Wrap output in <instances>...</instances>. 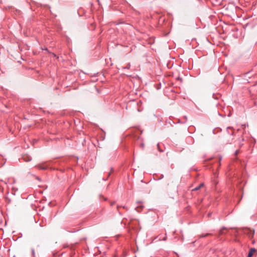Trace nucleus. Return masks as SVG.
<instances>
[{
  "instance_id": "obj_1",
  "label": "nucleus",
  "mask_w": 257,
  "mask_h": 257,
  "mask_svg": "<svg viewBox=\"0 0 257 257\" xmlns=\"http://www.w3.org/2000/svg\"><path fill=\"white\" fill-rule=\"evenodd\" d=\"M256 251V249L254 248H251L249 249V252L247 255V257H252L253 253Z\"/></svg>"
},
{
  "instance_id": "obj_2",
  "label": "nucleus",
  "mask_w": 257,
  "mask_h": 257,
  "mask_svg": "<svg viewBox=\"0 0 257 257\" xmlns=\"http://www.w3.org/2000/svg\"><path fill=\"white\" fill-rule=\"evenodd\" d=\"M204 186V183H202L199 185L197 186L195 188H194L193 189H192V191H197L199 190L201 187H202Z\"/></svg>"
},
{
  "instance_id": "obj_3",
  "label": "nucleus",
  "mask_w": 257,
  "mask_h": 257,
  "mask_svg": "<svg viewBox=\"0 0 257 257\" xmlns=\"http://www.w3.org/2000/svg\"><path fill=\"white\" fill-rule=\"evenodd\" d=\"M36 167L41 170H46L48 168L47 166H44V165H39L36 166Z\"/></svg>"
},
{
  "instance_id": "obj_4",
  "label": "nucleus",
  "mask_w": 257,
  "mask_h": 257,
  "mask_svg": "<svg viewBox=\"0 0 257 257\" xmlns=\"http://www.w3.org/2000/svg\"><path fill=\"white\" fill-rule=\"evenodd\" d=\"M227 228L225 227H222L219 230V235L223 234V230H226Z\"/></svg>"
},
{
  "instance_id": "obj_5",
  "label": "nucleus",
  "mask_w": 257,
  "mask_h": 257,
  "mask_svg": "<svg viewBox=\"0 0 257 257\" xmlns=\"http://www.w3.org/2000/svg\"><path fill=\"white\" fill-rule=\"evenodd\" d=\"M18 190V189L17 188H15L14 187H13L12 188V192H11V194L12 195H15L16 194V192Z\"/></svg>"
},
{
  "instance_id": "obj_6",
  "label": "nucleus",
  "mask_w": 257,
  "mask_h": 257,
  "mask_svg": "<svg viewBox=\"0 0 257 257\" xmlns=\"http://www.w3.org/2000/svg\"><path fill=\"white\" fill-rule=\"evenodd\" d=\"M232 127H227V133L230 135H231L232 136L233 135V132H231V133L230 132V131H229V129H231Z\"/></svg>"
},
{
  "instance_id": "obj_7",
  "label": "nucleus",
  "mask_w": 257,
  "mask_h": 257,
  "mask_svg": "<svg viewBox=\"0 0 257 257\" xmlns=\"http://www.w3.org/2000/svg\"><path fill=\"white\" fill-rule=\"evenodd\" d=\"M24 160L27 162L30 161L32 160V158L30 156H27V158L26 157H24Z\"/></svg>"
},
{
  "instance_id": "obj_8",
  "label": "nucleus",
  "mask_w": 257,
  "mask_h": 257,
  "mask_svg": "<svg viewBox=\"0 0 257 257\" xmlns=\"http://www.w3.org/2000/svg\"><path fill=\"white\" fill-rule=\"evenodd\" d=\"M6 202L7 203H10L11 202V199L9 197H6Z\"/></svg>"
},
{
  "instance_id": "obj_9",
  "label": "nucleus",
  "mask_w": 257,
  "mask_h": 257,
  "mask_svg": "<svg viewBox=\"0 0 257 257\" xmlns=\"http://www.w3.org/2000/svg\"><path fill=\"white\" fill-rule=\"evenodd\" d=\"M209 235H210V234H209V233L202 234L200 235V238H201V237H206L209 236Z\"/></svg>"
},
{
  "instance_id": "obj_10",
  "label": "nucleus",
  "mask_w": 257,
  "mask_h": 257,
  "mask_svg": "<svg viewBox=\"0 0 257 257\" xmlns=\"http://www.w3.org/2000/svg\"><path fill=\"white\" fill-rule=\"evenodd\" d=\"M130 67H131V64H130V63H128L126 65V66L125 67H123V69H130Z\"/></svg>"
},
{
  "instance_id": "obj_11",
  "label": "nucleus",
  "mask_w": 257,
  "mask_h": 257,
  "mask_svg": "<svg viewBox=\"0 0 257 257\" xmlns=\"http://www.w3.org/2000/svg\"><path fill=\"white\" fill-rule=\"evenodd\" d=\"M157 147H158V149L159 151L160 152H163V150H162V149H161V148H160V145H159V143L157 144Z\"/></svg>"
},
{
  "instance_id": "obj_12",
  "label": "nucleus",
  "mask_w": 257,
  "mask_h": 257,
  "mask_svg": "<svg viewBox=\"0 0 257 257\" xmlns=\"http://www.w3.org/2000/svg\"><path fill=\"white\" fill-rule=\"evenodd\" d=\"M32 255H33V256H34V255H35V250H34V248H32Z\"/></svg>"
},
{
  "instance_id": "obj_13",
  "label": "nucleus",
  "mask_w": 257,
  "mask_h": 257,
  "mask_svg": "<svg viewBox=\"0 0 257 257\" xmlns=\"http://www.w3.org/2000/svg\"><path fill=\"white\" fill-rule=\"evenodd\" d=\"M238 152L239 151L238 150H236L235 152V155H237L238 153Z\"/></svg>"
},
{
  "instance_id": "obj_14",
  "label": "nucleus",
  "mask_w": 257,
  "mask_h": 257,
  "mask_svg": "<svg viewBox=\"0 0 257 257\" xmlns=\"http://www.w3.org/2000/svg\"><path fill=\"white\" fill-rule=\"evenodd\" d=\"M211 215H212V213H209L208 214V217H211Z\"/></svg>"
},
{
  "instance_id": "obj_15",
  "label": "nucleus",
  "mask_w": 257,
  "mask_h": 257,
  "mask_svg": "<svg viewBox=\"0 0 257 257\" xmlns=\"http://www.w3.org/2000/svg\"><path fill=\"white\" fill-rule=\"evenodd\" d=\"M166 239H167V237H166V236H165L162 240L164 241H165V240H166Z\"/></svg>"
},
{
  "instance_id": "obj_16",
  "label": "nucleus",
  "mask_w": 257,
  "mask_h": 257,
  "mask_svg": "<svg viewBox=\"0 0 257 257\" xmlns=\"http://www.w3.org/2000/svg\"><path fill=\"white\" fill-rule=\"evenodd\" d=\"M43 50H46V51H48V48H45V49H43Z\"/></svg>"
},
{
  "instance_id": "obj_17",
  "label": "nucleus",
  "mask_w": 257,
  "mask_h": 257,
  "mask_svg": "<svg viewBox=\"0 0 257 257\" xmlns=\"http://www.w3.org/2000/svg\"><path fill=\"white\" fill-rule=\"evenodd\" d=\"M115 203V202H113L111 203V206H112Z\"/></svg>"
},
{
  "instance_id": "obj_18",
  "label": "nucleus",
  "mask_w": 257,
  "mask_h": 257,
  "mask_svg": "<svg viewBox=\"0 0 257 257\" xmlns=\"http://www.w3.org/2000/svg\"><path fill=\"white\" fill-rule=\"evenodd\" d=\"M184 118L185 119V120H186H186H187V116H184Z\"/></svg>"
},
{
  "instance_id": "obj_19",
  "label": "nucleus",
  "mask_w": 257,
  "mask_h": 257,
  "mask_svg": "<svg viewBox=\"0 0 257 257\" xmlns=\"http://www.w3.org/2000/svg\"><path fill=\"white\" fill-rule=\"evenodd\" d=\"M6 163V161L1 165V166H3L4 165V164H5Z\"/></svg>"
},
{
  "instance_id": "obj_20",
  "label": "nucleus",
  "mask_w": 257,
  "mask_h": 257,
  "mask_svg": "<svg viewBox=\"0 0 257 257\" xmlns=\"http://www.w3.org/2000/svg\"><path fill=\"white\" fill-rule=\"evenodd\" d=\"M110 174H111V172L108 173L107 177H108L110 176Z\"/></svg>"
},
{
  "instance_id": "obj_21",
  "label": "nucleus",
  "mask_w": 257,
  "mask_h": 257,
  "mask_svg": "<svg viewBox=\"0 0 257 257\" xmlns=\"http://www.w3.org/2000/svg\"><path fill=\"white\" fill-rule=\"evenodd\" d=\"M36 179L38 180H40V179L38 177H36Z\"/></svg>"
},
{
  "instance_id": "obj_22",
  "label": "nucleus",
  "mask_w": 257,
  "mask_h": 257,
  "mask_svg": "<svg viewBox=\"0 0 257 257\" xmlns=\"http://www.w3.org/2000/svg\"><path fill=\"white\" fill-rule=\"evenodd\" d=\"M163 177H164V175H161V177L160 179H162V178H163Z\"/></svg>"
},
{
  "instance_id": "obj_23",
  "label": "nucleus",
  "mask_w": 257,
  "mask_h": 257,
  "mask_svg": "<svg viewBox=\"0 0 257 257\" xmlns=\"http://www.w3.org/2000/svg\"><path fill=\"white\" fill-rule=\"evenodd\" d=\"M107 178L105 179V178H103V180H104V181H106V180H107Z\"/></svg>"
},
{
  "instance_id": "obj_24",
  "label": "nucleus",
  "mask_w": 257,
  "mask_h": 257,
  "mask_svg": "<svg viewBox=\"0 0 257 257\" xmlns=\"http://www.w3.org/2000/svg\"><path fill=\"white\" fill-rule=\"evenodd\" d=\"M8 182H9V180H8L7 182V181H5V184H7Z\"/></svg>"
},
{
  "instance_id": "obj_25",
  "label": "nucleus",
  "mask_w": 257,
  "mask_h": 257,
  "mask_svg": "<svg viewBox=\"0 0 257 257\" xmlns=\"http://www.w3.org/2000/svg\"><path fill=\"white\" fill-rule=\"evenodd\" d=\"M15 181H15V179H14V180H13V183H15Z\"/></svg>"
},
{
  "instance_id": "obj_26",
  "label": "nucleus",
  "mask_w": 257,
  "mask_h": 257,
  "mask_svg": "<svg viewBox=\"0 0 257 257\" xmlns=\"http://www.w3.org/2000/svg\"><path fill=\"white\" fill-rule=\"evenodd\" d=\"M222 158L220 157V159H219V161H220L221 160Z\"/></svg>"
},
{
  "instance_id": "obj_27",
  "label": "nucleus",
  "mask_w": 257,
  "mask_h": 257,
  "mask_svg": "<svg viewBox=\"0 0 257 257\" xmlns=\"http://www.w3.org/2000/svg\"><path fill=\"white\" fill-rule=\"evenodd\" d=\"M113 170V168H111V171H112Z\"/></svg>"
},
{
  "instance_id": "obj_28",
  "label": "nucleus",
  "mask_w": 257,
  "mask_h": 257,
  "mask_svg": "<svg viewBox=\"0 0 257 257\" xmlns=\"http://www.w3.org/2000/svg\"><path fill=\"white\" fill-rule=\"evenodd\" d=\"M0 181H3V180H0Z\"/></svg>"
}]
</instances>
